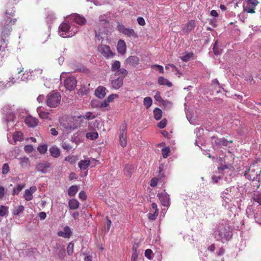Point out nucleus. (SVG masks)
I'll list each match as a JSON object with an SVG mask.
<instances>
[{"mask_svg": "<svg viewBox=\"0 0 261 261\" xmlns=\"http://www.w3.org/2000/svg\"><path fill=\"white\" fill-rule=\"evenodd\" d=\"M222 199V205L226 209H229L232 206H240L242 201V194L237 187H230L225 189L221 194Z\"/></svg>", "mask_w": 261, "mask_h": 261, "instance_id": "obj_1", "label": "nucleus"}, {"mask_svg": "<svg viewBox=\"0 0 261 261\" xmlns=\"http://www.w3.org/2000/svg\"><path fill=\"white\" fill-rule=\"evenodd\" d=\"M232 236V228L226 221L219 223L213 232L215 239L223 243L230 241Z\"/></svg>", "mask_w": 261, "mask_h": 261, "instance_id": "obj_2", "label": "nucleus"}, {"mask_svg": "<svg viewBox=\"0 0 261 261\" xmlns=\"http://www.w3.org/2000/svg\"><path fill=\"white\" fill-rule=\"evenodd\" d=\"M245 177L250 180L261 181V170L253 164L245 172Z\"/></svg>", "mask_w": 261, "mask_h": 261, "instance_id": "obj_3", "label": "nucleus"}, {"mask_svg": "<svg viewBox=\"0 0 261 261\" xmlns=\"http://www.w3.org/2000/svg\"><path fill=\"white\" fill-rule=\"evenodd\" d=\"M127 73V71L124 68L118 70L114 73L115 76H118V77L112 81L111 85L112 88L115 89H119L123 85V80L126 76Z\"/></svg>", "mask_w": 261, "mask_h": 261, "instance_id": "obj_4", "label": "nucleus"}, {"mask_svg": "<svg viewBox=\"0 0 261 261\" xmlns=\"http://www.w3.org/2000/svg\"><path fill=\"white\" fill-rule=\"evenodd\" d=\"M246 212L248 218L254 219L257 223L261 224V212L258 210V207L256 206L255 203L248 206Z\"/></svg>", "mask_w": 261, "mask_h": 261, "instance_id": "obj_5", "label": "nucleus"}, {"mask_svg": "<svg viewBox=\"0 0 261 261\" xmlns=\"http://www.w3.org/2000/svg\"><path fill=\"white\" fill-rule=\"evenodd\" d=\"M258 4L257 0H245L243 6V10L248 13H254L255 7Z\"/></svg>", "mask_w": 261, "mask_h": 261, "instance_id": "obj_6", "label": "nucleus"}, {"mask_svg": "<svg viewBox=\"0 0 261 261\" xmlns=\"http://www.w3.org/2000/svg\"><path fill=\"white\" fill-rule=\"evenodd\" d=\"M117 30L127 37H133L137 38L138 35L133 29L125 28L123 24L119 23L117 26Z\"/></svg>", "mask_w": 261, "mask_h": 261, "instance_id": "obj_7", "label": "nucleus"}, {"mask_svg": "<svg viewBox=\"0 0 261 261\" xmlns=\"http://www.w3.org/2000/svg\"><path fill=\"white\" fill-rule=\"evenodd\" d=\"M126 135L127 124L124 123L121 126L119 134V143L122 147H125L127 145Z\"/></svg>", "mask_w": 261, "mask_h": 261, "instance_id": "obj_8", "label": "nucleus"}, {"mask_svg": "<svg viewBox=\"0 0 261 261\" xmlns=\"http://www.w3.org/2000/svg\"><path fill=\"white\" fill-rule=\"evenodd\" d=\"M98 51L103 57L109 58H112L115 55L110 48V47L107 45H100L98 47Z\"/></svg>", "mask_w": 261, "mask_h": 261, "instance_id": "obj_9", "label": "nucleus"}, {"mask_svg": "<svg viewBox=\"0 0 261 261\" xmlns=\"http://www.w3.org/2000/svg\"><path fill=\"white\" fill-rule=\"evenodd\" d=\"M66 21H73L79 25H84L86 22V19L83 16L77 14H74L69 16H66Z\"/></svg>", "mask_w": 261, "mask_h": 261, "instance_id": "obj_10", "label": "nucleus"}, {"mask_svg": "<svg viewBox=\"0 0 261 261\" xmlns=\"http://www.w3.org/2000/svg\"><path fill=\"white\" fill-rule=\"evenodd\" d=\"M77 81L74 76H66V90L71 91L76 87Z\"/></svg>", "mask_w": 261, "mask_h": 261, "instance_id": "obj_11", "label": "nucleus"}, {"mask_svg": "<svg viewBox=\"0 0 261 261\" xmlns=\"http://www.w3.org/2000/svg\"><path fill=\"white\" fill-rule=\"evenodd\" d=\"M158 197L163 206H168L169 205L170 198L169 195L166 193H159Z\"/></svg>", "mask_w": 261, "mask_h": 261, "instance_id": "obj_12", "label": "nucleus"}, {"mask_svg": "<svg viewBox=\"0 0 261 261\" xmlns=\"http://www.w3.org/2000/svg\"><path fill=\"white\" fill-rule=\"evenodd\" d=\"M25 123L28 126L34 127L37 125L38 120L32 115H28L25 119Z\"/></svg>", "mask_w": 261, "mask_h": 261, "instance_id": "obj_13", "label": "nucleus"}, {"mask_svg": "<svg viewBox=\"0 0 261 261\" xmlns=\"http://www.w3.org/2000/svg\"><path fill=\"white\" fill-rule=\"evenodd\" d=\"M50 164L48 162L39 163L36 166L38 171L45 173L50 168Z\"/></svg>", "mask_w": 261, "mask_h": 261, "instance_id": "obj_14", "label": "nucleus"}, {"mask_svg": "<svg viewBox=\"0 0 261 261\" xmlns=\"http://www.w3.org/2000/svg\"><path fill=\"white\" fill-rule=\"evenodd\" d=\"M36 191V187L32 186L30 189H26L24 194V198L27 201H30L33 199V194Z\"/></svg>", "mask_w": 261, "mask_h": 261, "instance_id": "obj_15", "label": "nucleus"}, {"mask_svg": "<svg viewBox=\"0 0 261 261\" xmlns=\"http://www.w3.org/2000/svg\"><path fill=\"white\" fill-rule=\"evenodd\" d=\"M106 88L103 86H99L95 90V95L100 98L102 99L106 95Z\"/></svg>", "mask_w": 261, "mask_h": 261, "instance_id": "obj_16", "label": "nucleus"}, {"mask_svg": "<svg viewBox=\"0 0 261 261\" xmlns=\"http://www.w3.org/2000/svg\"><path fill=\"white\" fill-rule=\"evenodd\" d=\"M252 199L256 203V206L258 207V210L261 212V193L256 192L254 193Z\"/></svg>", "mask_w": 261, "mask_h": 261, "instance_id": "obj_17", "label": "nucleus"}, {"mask_svg": "<svg viewBox=\"0 0 261 261\" xmlns=\"http://www.w3.org/2000/svg\"><path fill=\"white\" fill-rule=\"evenodd\" d=\"M66 38L71 37L74 36L77 32V29L76 27L71 26L66 23Z\"/></svg>", "mask_w": 261, "mask_h": 261, "instance_id": "obj_18", "label": "nucleus"}, {"mask_svg": "<svg viewBox=\"0 0 261 261\" xmlns=\"http://www.w3.org/2000/svg\"><path fill=\"white\" fill-rule=\"evenodd\" d=\"M117 49L119 53L123 55L126 52V46L123 40H119L117 45Z\"/></svg>", "mask_w": 261, "mask_h": 261, "instance_id": "obj_19", "label": "nucleus"}, {"mask_svg": "<svg viewBox=\"0 0 261 261\" xmlns=\"http://www.w3.org/2000/svg\"><path fill=\"white\" fill-rule=\"evenodd\" d=\"M126 62L131 66H136L139 63V59L136 56H132L127 58Z\"/></svg>", "mask_w": 261, "mask_h": 261, "instance_id": "obj_20", "label": "nucleus"}, {"mask_svg": "<svg viewBox=\"0 0 261 261\" xmlns=\"http://www.w3.org/2000/svg\"><path fill=\"white\" fill-rule=\"evenodd\" d=\"M195 25L196 23L195 20H191L186 24L184 30L187 33H189L194 29Z\"/></svg>", "mask_w": 261, "mask_h": 261, "instance_id": "obj_21", "label": "nucleus"}, {"mask_svg": "<svg viewBox=\"0 0 261 261\" xmlns=\"http://www.w3.org/2000/svg\"><path fill=\"white\" fill-rule=\"evenodd\" d=\"M158 83L160 85L167 86L169 87L172 86V84L168 80L163 76H160L158 80Z\"/></svg>", "mask_w": 261, "mask_h": 261, "instance_id": "obj_22", "label": "nucleus"}, {"mask_svg": "<svg viewBox=\"0 0 261 261\" xmlns=\"http://www.w3.org/2000/svg\"><path fill=\"white\" fill-rule=\"evenodd\" d=\"M79 202L76 199H72L69 201L68 205L70 209L75 210L79 206Z\"/></svg>", "mask_w": 261, "mask_h": 261, "instance_id": "obj_23", "label": "nucleus"}, {"mask_svg": "<svg viewBox=\"0 0 261 261\" xmlns=\"http://www.w3.org/2000/svg\"><path fill=\"white\" fill-rule=\"evenodd\" d=\"M79 189V187L76 185H73L70 187L68 190V194L70 196H74L77 192Z\"/></svg>", "mask_w": 261, "mask_h": 261, "instance_id": "obj_24", "label": "nucleus"}, {"mask_svg": "<svg viewBox=\"0 0 261 261\" xmlns=\"http://www.w3.org/2000/svg\"><path fill=\"white\" fill-rule=\"evenodd\" d=\"M187 118L189 122L193 125L198 124V115H187Z\"/></svg>", "mask_w": 261, "mask_h": 261, "instance_id": "obj_25", "label": "nucleus"}, {"mask_svg": "<svg viewBox=\"0 0 261 261\" xmlns=\"http://www.w3.org/2000/svg\"><path fill=\"white\" fill-rule=\"evenodd\" d=\"M49 151L51 155L54 158H58L60 155V149L56 147L53 146L50 147Z\"/></svg>", "mask_w": 261, "mask_h": 261, "instance_id": "obj_26", "label": "nucleus"}, {"mask_svg": "<svg viewBox=\"0 0 261 261\" xmlns=\"http://www.w3.org/2000/svg\"><path fill=\"white\" fill-rule=\"evenodd\" d=\"M134 169L133 165L129 164L126 165L124 169V174L127 176H130L134 171Z\"/></svg>", "mask_w": 261, "mask_h": 261, "instance_id": "obj_27", "label": "nucleus"}, {"mask_svg": "<svg viewBox=\"0 0 261 261\" xmlns=\"http://www.w3.org/2000/svg\"><path fill=\"white\" fill-rule=\"evenodd\" d=\"M91 162L89 160H82L79 163V167L82 170L86 169L90 165Z\"/></svg>", "mask_w": 261, "mask_h": 261, "instance_id": "obj_28", "label": "nucleus"}, {"mask_svg": "<svg viewBox=\"0 0 261 261\" xmlns=\"http://www.w3.org/2000/svg\"><path fill=\"white\" fill-rule=\"evenodd\" d=\"M215 143L217 145H223V146H227L229 143V141H228L227 140H226L224 138L218 139H215Z\"/></svg>", "mask_w": 261, "mask_h": 261, "instance_id": "obj_29", "label": "nucleus"}, {"mask_svg": "<svg viewBox=\"0 0 261 261\" xmlns=\"http://www.w3.org/2000/svg\"><path fill=\"white\" fill-rule=\"evenodd\" d=\"M120 68V62L119 61H115L112 65L111 70L115 73Z\"/></svg>", "mask_w": 261, "mask_h": 261, "instance_id": "obj_30", "label": "nucleus"}, {"mask_svg": "<svg viewBox=\"0 0 261 261\" xmlns=\"http://www.w3.org/2000/svg\"><path fill=\"white\" fill-rule=\"evenodd\" d=\"M24 209V207L23 205H19L13 209L12 214L14 216H18L21 212L23 211Z\"/></svg>", "mask_w": 261, "mask_h": 261, "instance_id": "obj_31", "label": "nucleus"}, {"mask_svg": "<svg viewBox=\"0 0 261 261\" xmlns=\"http://www.w3.org/2000/svg\"><path fill=\"white\" fill-rule=\"evenodd\" d=\"M23 139V134L20 132H17L13 135V140L15 142L21 141Z\"/></svg>", "mask_w": 261, "mask_h": 261, "instance_id": "obj_32", "label": "nucleus"}, {"mask_svg": "<svg viewBox=\"0 0 261 261\" xmlns=\"http://www.w3.org/2000/svg\"><path fill=\"white\" fill-rule=\"evenodd\" d=\"M89 88L87 87L86 86H83L79 90L78 94L80 95L83 96L84 95H87L89 93Z\"/></svg>", "mask_w": 261, "mask_h": 261, "instance_id": "obj_33", "label": "nucleus"}, {"mask_svg": "<svg viewBox=\"0 0 261 261\" xmlns=\"http://www.w3.org/2000/svg\"><path fill=\"white\" fill-rule=\"evenodd\" d=\"M152 103V99L150 97H146L144 98L143 104L147 109L149 108L151 106Z\"/></svg>", "mask_w": 261, "mask_h": 261, "instance_id": "obj_34", "label": "nucleus"}, {"mask_svg": "<svg viewBox=\"0 0 261 261\" xmlns=\"http://www.w3.org/2000/svg\"><path fill=\"white\" fill-rule=\"evenodd\" d=\"M8 213V207L4 205H0V216L4 217Z\"/></svg>", "mask_w": 261, "mask_h": 261, "instance_id": "obj_35", "label": "nucleus"}, {"mask_svg": "<svg viewBox=\"0 0 261 261\" xmlns=\"http://www.w3.org/2000/svg\"><path fill=\"white\" fill-rule=\"evenodd\" d=\"M78 160L76 155H70L66 157V162H68L71 164H74Z\"/></svg>", "mask_w": 261, "mask_h": 261, "instance_id": "obj_36", "label": "nucleus"}, {"mask_svg": "<svg viewBox=\"0 0 261 261\" xmlns=\"http://www.w3.org/2000/svg\"><path fill=\"white\" fill-rule=\"evenodd\" d=\"M86 137L88 139L91 140H94L98 138V135L97 132H91L86 134Z\"/></svg>", "mask_w": 261, "mask_h": 261, "instance_id": "obj_37", "label": "nucleus"}, {"mask_svg": "<svg viewBox=\"0 0 261 261\" xmlns=\"http://www.w3.org/2000/svg\"><path fill=\"white\" fill-rule=\"evenodd\" d=\"M37 149L40 153L44 154L47 150V146L46 144L41 145L37 147Z\"/></svg>", "mask_w": 261, "mask_h": 261, "instance_id": "obj_38", "label": "nucleus"}, {"mask_svg": "<svg viewBox=\"0 0 261 261\" xmlns=\"http://www.w3.org/2000/svg\"><path fill=\"white\" fill-rule=\"evenodd\" d=\"M20 165L21 166H27L29 165L30 160L27 157L21 158L20 159Z\"/></svg>", "mask_w": 261, "mask_h": 261, "instance_id": "obj_39", "label": "nucleus"}, {"mask_svg": "<svg viewBox=\"0 0 261 261\" xmlns=\"http://www.w3.org/2000/svg\"><path fill=\"white\" fill-rule=\"evenodd\" d=\"M213 51L215 55H220L221 53L222 49H220L217 44V41H216L213 46Z\"/></svg>", "mask_w": 261, "mask_h": 261, "instance_id": "obj_40", "label": "nucleus"}, {"mask_svg": "<svg viewBox=\"0 0 261 261\" xmlns=\"http://www.w3.org/2000/svg\"><path fill=\"white\" fill-rule=\"evenodd\" d=\"M74 244L72 242L70 243L66 249V252L68 253L69 255H71L73 253Z\"/></svg>", "mask_w": 261, "mask_h": 261, "instance_id": "obj_41", "label": "nucleus"}, {"mask_svg": "<svg viewBox=\"0 0 261 261\" xmlns=\"http://www.w3.org/2000/svg\"><path fill=\"white\" fill-rule=\"evenodd\" d=\"M151 68L158 70L161 73H163L164 72L163 67L161 65L154 64L151 65Z\"/></svg>", "mask_w": 261, "mask_h": 261, "instance_id": "obj_42", "label": "nucleus"}, {"mask_svg": "<svg viewBox=\"0 0 261 261\" xmlns=\"http://www.w3.org/2000/svg\"><path fill=\"white\" fill-rule=\"evenodd\" d=\"M162 155L164 159L168 157V154L170 152V148L169 147H165L162 149Z\"/></svg>", "mask_w": 261, "mask_h": 261, "instance_id": "obj_43", "label": "nucleus"}, {"mask_svg": "<svg viewBox=\"0 0 261 261\" xmlns=\"http://www.w3.org/2000/svg\"><path fill=\"white\" fill-rule=\"evenodd\" d=\"M193 54L192 53L187 54L185 56L181 57L180 58L181 60L184 62H187L190 60V59L193 57Z\"/></svg>", "mask_w": 261, "mask_h": 261, "instance_id": "obj_44", "label": "nucleus"}, {"mask_svg": "<svg viewBox=\"0 0 261 261\" xmlns=\"http://www.w3.org/2000/svg\"><path fill=\"white\" fill-rule=\"evenodd\" d=\"M9 172V166L7 163H5L2 167V174H6Z\"/></svg>", "mask_w": 261, "mask_h": 261, "instance_id": "obj_45", "label": "nucleus"}, {"mask_svg": "<svg viewBox=\"0 0 261 261\" xmlns=\"http://www.w3.org/2000/svg\"><path fill=\"white\" fill-rule=\"evenodd\" d=\"M167 125V120L166 119H162L160 122L158 123V126L160 128H164Z\"/></svg>", "mask_w": 261, "mask_h": 261, "instance_id": "obj_46", "label": "nucleus"}, {"mask_svg": "<svg viewBox=\"0 0 261 261\" xmlns=\"http://www.w3.org/2000/svg\"><path fill=\"white\" fill-rule=\"evenodd\" d=\"M159 212H154L153 214H148V218L150 220H154L158 216Z\"/></svg>", "mask_w": 261, "mask_h": 261, "instance_id": "obj_47", "label": "nucleus"}, {"mask_svg": "<svg viewBox=\"0 0 261 261\" xmlns=\"http://www.w3.org/2000/svg\"><path fill=\"white\" fill-rule=\"evenodd\" d=\"M24 150L27 153H31L33 150V147L31 145H25L24 147Z\"/></svg>", "mask_w": 261, "mask_h": 261, "instance_id": "obj_48", "label": "nucleus"}, {"mask_svg": "<svg viewBox=\"0 0 261 261\" xmlns=\"http://www.w3.org/2000/svg\"><path fill=\"white\" fill-rule=\"evenodd\" d=\"M158 178L156 177H153L150 181V185L151 187H155L157 185L158 182Z\"/></svg>", "mask_w": 261, "mask_h": 261, "instance_id": "obj_49", "label": "nucleus"}, {"mask_svg": "<svg viewBox=\"0 0 261 261\" xmlns=\"http://www.w3.org/2000/svg\"><path fill=\"white\" fill-rule=\"evenodd\" d=\"M118 97V95L116 94H111L107 98V100L109 102H112L114 99Z\"/></svg>", "mask_w": 261, "mask_h": 261, "instance_id": "obj_50", "label": "nucleus"}, {"mask_svg": "<svg viewBox=\"0 0 261 261\" xmlns=\"http://www.w3.org/2000/svg\"><path fill=\"white\" fill-rule=\"evenodd\" d=\"M79 198L82 200H85L87 198L86 193L84 191H81L79 194Z\"/></svg>", "mask_w": 261, "mask_h": 261, "instance_id": "obj_51", "label": "nucleus"}, {"mask_svg": "<svg viewBox=\"0 0 261 261\" xmlns=\"http://www.w3.org/2000/svg\"><path fill=\"white\" fill-rule=\"evenodd\" d=\"M137 22L141 26L145 25L146 23L144 19L142 17H138L137 18Z\"/></svg>", "mask_w": 261, "mask_h": 261, "instance_id": "obj_52", "label": "nucleus"}, {"mask_svg": "<svg viewBox=\"0 0 261 261\" xmlns=\"http://www.w3.org/2000/svg\"><path fill=\"white\" fill-rule=\"evenodd\" d=\"M154 99H155V100L158 101H162L163 100V99L161 96V94H160V92H157L154 96Z\"/></svg>", "mask_w": 261, "mask_h": 261, "instance_id": "obj_53", "label": "nucleus"}, {"mask_svg": "<svg viewBox=\"0 0 261 261\" xmlns=\"http://www.w3.org/2000/svg\"><path fill=\"white\" fill-rule=\"evenodd\" d=\"M152 253V251L151 249H146L145 251V256L147 258L150 259L151 258V254Z\"/></svg>", "mask_w": 261, "mask_h": 261, "instance_id": "obj_54", "label": "nucleus"}, {"mask_svg": "<svg viewBox=\"0 0 261 261\" xmlns=\"http://www.w3.org/2000/svg\"><path fill=\"white\" fill-rule=\"evenodd\" d=\"M170 66L172 72H174L175 74H177V73H179V71L174 64H171Z\"/></svg>", "mask_w": 261, "mask_h": 261, "instance_id": "obj_55", "label": "nucleus"}, {"mask_svg": "<svg viewBox=\"0 0 261 261\" xmlns=\"http://www.w3.org/2000/svg\"><path fill=\"white\" fill-rule=\"evenodd\" d=\"M77 178V175L74 172H71L69 176V179L72 180L73 179H76Z\"/></svg>", "mask_w": 261, "mask_h": 261, "instance_id": "obj_56", "label": "nucleus"}, {"mask_svg": "<svg viewBox=\"0 0 261 261\" xmlns=\"http://www.w3.org/2000/svg\"><path fill=\"white\" fill-rule=\"evenodd\" d=\"M72 234V231L70 228L66 226V238H69Z\"/></svg>", "mask_w": 261, "mask_h": 261, "instance_id": "obj_57", "label": "nucleus"}, {"mask_svg": "<svg viewBox=\"0 0 261 261\" xmlns=\"http://www.w3.org/2000/svg\"><path fill=\"white\" fill-rule=\"evenodd\" d=\"M5 195V188L3 186H0V198L4 197Z\"/></svg>", "mask_w": 261, "mask_h": 261, "instance_id": "obj_58", "label": "nucleus"}, {"mask_svg": "<svg viewBox=\"0 0 261 261\" xmlns=\"http://www.w3.org/2000/svg\"><path fill=\"white\" fill-rule=\"evenodd\" d=\"M138 253H133L132 257H131V261H137V258H138Z\"/></svg>", "mask_w": 261, "mask_h": 261, "instance_id": "obj_59", "label": "nucleus"}, {"mask_svg": "<svg viewBox=\"0 0 261 261\" xmlns=\"http://www.w3.org/2000/svg\"><path fill=\"white\" fill-rule=\"evenodd\" d=\"M109 102L107 100H104L100 104V107L101 108H106L109 106Z\"/></svg>", "mask_w": 261, "mask_h": 261, "instance_id": "obj_60", "label": "nucleus"}, {"mask_svg": "<svg viewBox=\"0 0 261 261\" xmlns=\"http://www.w3.org/2000/svg\"><path fill=\"white\" fill-rule=\"evenodd\" d=\"M212 179L214 183H217L221 179V177L220 176H213Z\"/></svg>", "mask_w": 261, "mask_h": 261, "instance_id": "obj_61", "label": "nucleus"}, {"mask_svg": "<svg viewBox=\"0 0 261 261\" xmlns=\"http://www.w3.org/2000/svg\"><path fill=\"white\" fill-rule=\"evenodd\" d=\"M224 252H225L224 249L222 247H221L219 249V250L217 252V253L218 255H222L224 253Z\"/></svg>", "mask_w": 261, "mask_h": 261, "instance_id": "obj_62", "label": "nucleus"}, {"mask_svg": "<svg viewBox=\"0 0 261 261\" xmlns=\"http://www.w3.org/2000/svg\"><path fill=\"white\" fill-rule=\"evenodd\" d=\"M23 187L24 185H18L16 189H15L17 191V193H19V192L22 190Z\"/></svg>", "mask_w": 261, "mask_h": 261, "instance_id": "obj_63", "label": "nucleus"}, {"mask_svg": "<svg viewBox=\"0 0 261 261\" xmlns=\"http://www.w3.org/2000/svg\"><path fill=\"white\" fill-rule=\"evenodd\" d=\"M39 216L41 219H44L46 217V214L45 212H40L39 214Z\"/></svg>", "mask_w": 261, "mask_h": 261, "instance_id": "obj_64", "label": "nucleus"}]
</instances>
